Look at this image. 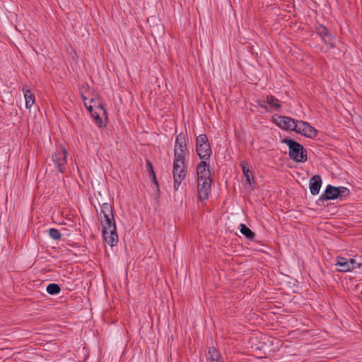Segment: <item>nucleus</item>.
Here are the masks:
<instances>
[{
	"mask_svg": "<svg viewBox=\"0 0 362 362\" xmlns=\"http://www.w3.org/2000/svg\"><path fill=\"white\" fill-rule=\"evenodd\" d=\"M99 220L105 241L111 247L116 245L118 243V235L113 206L107 202L102 204L100 205Z\"/></svg>",
	"mask_w": 362,
	"mask_h": 362,
	"instance_id": "f257e3e1",
	"label": "nucleus"
},
{
	"mask_svg": "<svg viewBox=\"0 0 362 362\" xmlns=\"http://www.w3.org/2000/svg\"><path fill=\"white\" fill-rule=\"evenodd\" d=\"M281 141L288 147L289 158L297 163H305L308 160L307 150L303 145L289 137L281 138Z\"/></svg>",
	"mask_w": 362,
	"mask_h": 362,
	"instance_id": "f03ea898",
	"label": "nucleus"
},
{
	"mask_svg": "<svg viewBox=\"0 0 362 362\" xmlns=\"http://www.w3.org/2000/svg\"><path fill=\"white\" fill-rule=\"evenodd\" d=\"M350 191L345 187H335L332 185H327L324 192L320 196L316 203L320 206H325V201L342 199L349 197Z\"/></svg>",
	"mask_w": 362,
	"mask_h": 362,
	"instance_id": "7ed1b4c3",
	"label": "nucleus"
},
{
	"mask_svg": "<svg viewBox=\"0 0 362 362\" xmlns=\"http://www.w3.org/2000/svg\"><path fill=\"white\" fill-rule=\"evenodd\" d=\"M196 152L202 160H209L212 151L206 134H202L197 136Z\"/></svg>",
	"mask_w": 362,
	"mask_h": 362,
	"instance_id": "20e7f679",
	"label": "nucleus"
},
{
	"mask_svg": "<svg viewBox=\"0 0 362 362\" xmlns=\"http://www.w3.org/2000/svg\"><path fill=\"white\" fill-rule=\"evenodd\" d=\"M272 121L279 128L286 131H297L298 120L287 116L274 115Z\"/></svg>",
	"mask_w": 362,
	"mask_h": 362,
	"instance_id": "39448f33",
	"label": "nucleus"
},
{
	"mask_svg": "<svg viewBox=\"0 0 362 362\" xmlns=\"http://www.w3.org/2000/svg\"><path fill=\"white\" fill-rule=\"evenodd\" d=\"M68 153L64 148H61L57 150L52 156V161L54 162L55 167L58 168V170L63 173L65 170V165L67 163Z\"/></svg>",
	"mask_w": 362,
	"mask_h": 362,
	"instance_id": "423d86ee",
	"label": "nucleus"
},
{
	"mask_svg": "<svg viewBox=\"0 0 362 362\" xmlns=\"http://www.w3.org/2000/svg\"><path fill=\"white\" fill-rule=\"evenodd\" d=\"M197 192L198 200L203 202L209 199V194L211 191V183L212 179H209L207 180H197Z\"/></svg>",
	"mask_w": 362,
	"mask_h": 362,
	"instance_id": "0eeeda50",
	"label": "nucleus"
},
{
	"mask_svg": "<svg viewBox=\"0 0 362 362\" xmlns=\"http://www.w3.org/2000/svg\"><path fill=\"white\" fill-rule=\"evenodd\" d=\"M315 33L319 35L322 40L326 45H329L331 47H334L335 37L331 33V31L325 25L318 24L315 26Z\"/></svg>",
	"mask_w": 362,
	"mask_h": 362,
	"instance_id": "6e6552de",
	"label": "nucleus"
},
{
	"mask_svg": "<svg viewBox=\"0 0 362 362\" xmlns=\"http://www.w3.org/2000/svg\"><path fill=\"white\" fill-rule=\"evenodd\" d=\"M296 133L308 138H315L317 135V131L308 122L302 120H298Z\"/></svg>",
	"mask_w": 362,
	"mask_h": 362,
	"instance_id": "1a4fd4ad",
	"label": "nucleus"
},
{
	"mask_svg": "<svg viewBox=\"0 0 362 362\" xmlns=\"http://www.w3.org/2000/svg\"><path fill=\"white\" fill-rule=\"evenodd\" d=\"M173 174L174 180V189L177 190L181 185V182L187 176V165H177V169L175 165L173 167Z\"/></svg>",
	"mask_w": 362,
	"mask_h": 362,
	"instance_id": "9d476101",
	"label": "nucleus"
},
{
	"mask_svg": "<svg viewBox=\"0 0 362 362\" xmlns=\"http://www.w3.org/2000/svg\"><path fill=\"white\" fill-rule=\"evenodd\" d=\"M197 179L199 180H207L211 178V173L209 168V162L201 160L196 168Z\"/></svg>",
	"mask_w": 362,
	"mask_h": 362,
	"instance_id": "9b49d317",
	"label": "nucleus"
},
{
	"mask_svg": "<svg viewBox=\"0 0 362 362\" xmlns=\"http://www.w3.org/2000/svg\"><path fill=\"white\" fill-rule=\"evenodd\" d=\"M174 152L189 154V151L187 149L186 144L185 135L182 132L180 133L176 136Z\"/></svg>",
	"mask_w": 362,
	"mask_h": 362,
	"instance_id": "f8f14e48",
	"label": "nucleus"
},
{
	"mask_svg": "<svg viewBox=\"0 0 362 362\" xmlns=\"http://www.w3.org/2000/svg\"><path fill=\"white\" fill-rule=\"evenodd\" d=\"M81 98L83 100V102L84 105L86 106V109L90 113L91 116L95 119V123L100 127H105L106 126L105 124H103V120L100 116V113L97 112L94 110L93 105H92V103L88 104V102H86L87 98L83 93H81Z\"/></svg>",
	"mask_w": 362,
	"mask_h": 362,
	"instance_id": "ddd939ff",
	"label": "nucleus"
},
{
	"mask_svg": "<svg viewBox=\"0 0 362 362\" xmlns=\"http://www.w3.org/2000/svg\"><path fill=\"white\" fill-rule=\"evenodd\" d=\"M322 183V178L319 175H313L310 179L309 187L312 195H317L319 194Z\"/></svg>",
	"mask_w": 362,
	"mask_h": 362,
	"instance_id": "4468645a",
	"label": "nucleus"
},
{
	"mask_svg": "<svg viewBox=\"0 0 362 362\" xmlns=\"http://www.w3.org/2000/svg\"><path fill=\"white\" fill-rule=\"evenodd\" d=\"M267 104L269 105L268 112L279 111L281 107L279 100L272 95L267 96Z\"/></svg>",
	"mask_w": 362,
	"mask_h": 362,
	"instance_id": "2eb2a0df",
	"label": "nucleus"
},
{
	"mask_svg": "<svg viewBox=\"0 0 362 362\" xmlns=\"http://www.w3.org/2000/svg\"><path fill=\"white\" fill-rule=\"evenodd\" d=\"M240 167L243 170V173L246 179L247 182L250 185H254L255 180L252 171L249 169L247 163L246 161H242L240 163Z\"/></svg>",
	"mask_w": 362,
	"mask_h": 362,
	"instance_id": "dca6fc26",
	"label": "nucleus"
},
{
	"mask_svg": "<svg viewBox=\"0 0 362 362\" xmlns=\"http://www.w3.org/2000/svg\"><path fill=\"white\" fill-rule=\"evenodd\" d=\"M335 265L339 268L337 271L339 272H350V267H349L348 259L341 257H337Z\"/></svg>",
	"mask_w": 362,
	"mask_h": 362,
	"instance_id": "f3484780",
	"label": "nucleus"
},
{
	"mask_svg": "<svg viewBox=\"0 0 362 362\" xmlns=\"http://www.w3.org/2000/svg\"><path fill=\"white\" fill-rule=\"evenodd\" d=\"M188 153H182L178 152H174V161L173 165H175V168L177 169V165H187L186 162V157Z\"/></svg>",
	"mask_w": 362,
	"mask_h": 362,
	"instance_id": "a211bd4d",
	"label": "nucleus"
},
{
	"mask_svg": "<svg viewBox=\"0 0 362 362\" xmlns=\"http://www.w3.org/2000/svg\"><path fill=\"white\" fill-rule=\"evenodd\" d=\"M240 232L248 240H254L255 233L251 230L245 223L240 224Z\"/></svg>",
	"mask_w": 362,
	"mask_h": 362,
	"instance_id": "6ab92c4d",
	"label": "nucleus"
},
{
	"mask_svg": "<svg viewBox=\"0 0 362 362\" xmlns=\"http://www.w3.org/2000/svg\"><path fill=\"white\" fill-rule=\"evenodd\" d=\"M23 90L25 100V107L27 109H30L35 101V95L31 92L30 90L25 89V88L23 89Z\"/></svg>",
	"mask_w": 362,
	"mask_h": 362,
	"instance_id": "aec40b11",
	"label": "nucleus"
},
{
	"mask_svg": "<svg viewBox=\"0 0 362 362\" xmlns=\"http://www.w3.org/2000/svg\"><path fill=\"white\" fill-rule=\"evenodd\" d=\"M89 103H92L93 107H95L97 110H101L103 112V115L105 116V119H107V112L102 100L100 98H91Z\"/></svg>",
	"mask_w": 362,
	"mask_h": 362,
	"instance_id": "412c9836",
	"label": "nucleus"
},
{
	"mask_svg": "<svg viewBox=\"0 0 362 362\" xmlns=\"http://www.w3.org/2000/svg\"><path fill=\"white\" fill-rule=\"evenodd\" d=\"M208 354L209 355V360L211 362L214 361H219L221 354L218 351V350L214 347V346H209V347Z\"/></svg>",
	"mask_w": 362,
	"mask_h": 362,
	"instance_id": "4be33fe9",
	"label": "nucleus"
},
{
	"mask_svg": "<svg viewBox=\"0 0 362 362\" xmlns=\"http://www.w3.org/2000/svg\"><path fill=\"white\" fill-rule=\"evenodd\" d=\"M46 291L49 295H57L59 294L61 291V287L59 284L55 283L49 284L47 286Z\"/></svg>",
	"mask_w": 362,
	"mask_h": 362,
	"instance_id": "5701e85b",
	"label": "nucleus"
},
{
	"mask_svg": "<svg viewBox=\"0 0 362 362\" xmlns=\"http://www.w3.org/2000/svg\"><path fill=\"white\" fill-rule=\"evenodd\" d=\"M48 234L54 240H59L62 238V234L60 231L54 228H49L48 230Z\"/></svg>",
	"mask_w": 362,
	"mask_h": 362,
	"instance_id": "b1692460",
	"label": "nucleus"
},
{
	"mask_svg": "<svg viewBox=\"0 0 362 362\" xmlns=\"http://www.w3.org/2000/svg\"><path fill=\"white\" fill-rule=\"evenodd\" d=\"M349 267H350V271L356 269L360 268L361 266V263L357 262L356 259L350 258L348 259Z\"/></svg>",
	"mask_w": 362,
	"mask_h": 362,
	"instance_id": "393cba45",
	"label": "nucleus"
},
{
	"mask_svg": "<svg viewBox=\"0 0 362 362\" xmlns=\"http://www.w3.org/2000/svg\"><path fill=\"white\" fill-rule=\"evenodd\" d=\"M146 169L150 177L156 175V173L153 170V164L148 159L146 160Z\"/></svg>",
	"mask_w": 362,
	"mask_h": 362,
	"instance_id": "a878e982",
	"label": "nucleus"
},
{
	"mask_svg": "<svg viewBox=\"0 0 362 362\" xmlns=\"http://www.w3.org/2000/svg\"><path fill=\"white\" fill-rule=\"evenodd\" d=\"M255 103L257 105L262 108L264 109L266 111H269V107L267 105V100H256Z\"/></svg>",
	"mask_w": 362,
	"mask_h": 362,
	"instance_id": "bb28decb",
	"label": "nucleus"
},
{
	"mask_svg": "<svg viewBox=\"0 0 362 362\" xmlns=\"http://www.w3.org/2000/svg\"><path fill=\"white\" fill-rule=\"evenodd\" d=\"M151 177L152 179L153 184L155 185V187L156 188V191L158 192V194H160L159 184H158V182L157 180V179H156V175H152V176H151Z\"/></svg>",
	"mask_w": 362,
	"mask_h": 362,
	"instance_id": "cd10ccee",
	"label": "nucleus"
}]
</instances>
